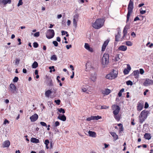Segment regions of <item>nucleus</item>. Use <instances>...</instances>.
Segmentation results:
<instances>
[{"instance_id": "f257e3e1", "label": "nucleus", "mask_w": 153, "mask_h": 153, "mask_svg": "<svg viewBox=\"0 0 153 153\" xmlns=\"http://www.w3.org/2000/svg\"><path fill=\"white\" fill-rule=\"evenodd\" d=\"M132 0H130L128 5V12L127 15V20L126 22H128L129 21L130 16L131 14L133 12V2L132 1Z\"/></svg>"}, {"instance_id": "f03ea898", "label": "nucleus", "mask_w": 153, "mask_h": 153, "mask_svg": "<svg viewBox=\"0 0 153 153\" xmlns=\"http://www.w3.org/2000/svg\"><path fill=\"white\" fill-rule=\"evenodd\" d=\"M104 23L103 19H96L95 22L93 23L92 26L95 29H99L103 26Z\"/></svg>"}, {"instance_id": "7ed1b4c3", "label": "nucleus", "mask_w": 153, "mask_h": 153, "mask_svg": "<svg viewBox=\"0 0 153 153\" xmlns=\"http://www.w3.org/2000/svg\"><path fill=\"white\" fill-rule=\"evenodd\" d=\"M149 113L148 111L145 110L143 111L139 116L140 122L142 123L147 118L148 114Z\"/></svg>"}, {"instance_id": "20e7f679", "label": "nucleus", "mask_w": 153, "mask_h": 153, "mask_svg": "<svg viewBox=\"0 0 153 153\" xmlns=\"http://www.w3.org/2000/svg\"><path fill=\"white\" fill-rule=\"evenodd\" d=\"M118 72L116 70H113L110 74H108L106 76V78L108 79H112L116 78Z\"/></svg>"}, {"instance_id": "39448f33", "label": "nucleus", "mask_w": 153, "mask_h": 153, "mask_svg": "<svg viewBox=\"0 0 153 153\" xmlns=\"http://www.w3.org/2000/svg\"><path fill=\"white\" fill-rule=\"evenodd\" d=\"M109 55L107 53H105L102 59V63L103 65H107L109 62Z\"/></svg>"}, {"instance_id": "423d86ee", "label": "nucleus", "mask_w": 153, "mask_h": 153, "mask_svg": "<svg viewBox=\"0 0 153 153\" xmlns=\"http://www.w3.org/2000/svg\"><path fill=\"white\" fill-rule=\"evenodd\" d=\"M55 33L54 30L53 29H49L47 31L46 34V37L48 39L53 38L54 36Z\"/></svg>"}, {"instance_id": "0eeeda50", "label": "nucleus", "mask_w": 153, "mask_h": 153, "mask_svg": "<svg viewBox=\"0 0 153 153\" xmlns=\"http://www.w3.org/2000/svg\"><path fill=\"white\" fill-rule=\"evenodd\" d=\"M112 107L113 110H114V111H113V113L114 115H117L120 111V107L118 105H113Z\"/></svg>"}, {"instance_id": "6e6552de", "label": "nucleus", "mask_w": 153, "mask_h": 153, "mask_svg": "<svg viewBox=\"0 0 153 153\" xmlns=\"http://www.w3.org/2000/svg\"><path fill=\"white\" fill-rule=\"evenodd\" d=\"M153 83V81L149 79H146L143 83V85L145 86H147L152 85Z\"/></svg>"}, {"instance_id": "1a4fd4ad", "label": "nucleus", "mask_w": 153, "mask_h": 153, "mask_svg": "<svg viewBox=\"0 0 153 153\" xmlns=\"http://www.w3.org/2000/svg\"><path fill=\"white\" fill-rule=\"evenodd\" d=\"M38 118V115L36 114H34L30 117V119L31 122H34L36 121Z\"/></svg>"}, {"instance_id": "9d476101", "label": "nucleus", "mask_w": 153, "mask_h": 153, "mask_svg": "<svg viewBox=\"0 0 153 153\" xmlns=\"http://www.w3.org/2000/svg\"><path fill=\"white\" fill-rule=\"evenodd\" d=\"M131 70V67L128 64L127 65V68H125L123 70V73L126 75L128 74Z\"/></svg>"}, {"instance_id": "9b49d317", "label": "nucleus", "mask_w": 153, "mask_h": 153, "mask_svg": "<svg viewBox=\"0 0 153 153\" xmlns=\"http://www.w3.org/2000/svg\"><path fill=\"white\" fill-rule=\"evenodd\" d=\"M10 87L11 92L13 93H14L16 90V87L15 85L11 83L10 85Z\"/></svg>"}, {"instance_id": "f8f14e48", "label": "nucleus", "mask_w": 153, "mask_h": 153, "mask_svg": "<svg viewBox=\"0 0 153 153\" xmlns=\"http://www.w3.org/2000/svg\"><path fill=\"white\" fill-rule=\"evenodd\" d=\"M143 106V103L142 102H139L137 106V109L138 111L142 110Z\"/></svg>"}, {"instance_id": "ddd939ff", "label": "nucleus", "mask_w": 153, "mask_h": 153, "mask_svg": "<svg viewBox=\"0 0 153 153\" xmlns=\"http://www.w3.org/2000/svg\"><path fill=\"white\" fill-rule=\"evenodd\" d=\"M11 1V0H0V3L5 6L7 3L10 4Z\"/></svg>"}, {"instance_id": "4468645a", "label": "nucleus", "mask_w": 153, "mask_h": 153, "mask_svg": "<svg viewBox=\"0 0 153 153\" xmlns=\"http://www.w3.org/2000/svg\"><path fill=\"white\" fill-rule=\"evenodd\" d=\"M10 144V141L8 140H7L3 142L2 146L3 148L7 147L9 146Z\"/></svg>"}, {"instance_id": "2eb2a0df", "label": "nucleus", "mask_w": 153, "mask_h": 153, "mask_svg": "<svg viewBox=\"0 0 153 153\" xmlns=\"http://www.w3.org/2000/svg\"><path fill=\"white\" fill-rule=\"evenodd\" d=\"M57 118L63 121H65L66 119V117L64 114H62L61 115L59 114L58 117Z\"/></svg>"}, {"instance_id": "dca6fc26", "label": "nucleus", "mask_w": 153, "mask_h": 153, "mask_svg": "<svg viewBox=\"0 0 153 153\" xmlns=\"http://www.w3.org/2000/svg\"><path fill=\"white\" fill-rule=\"evenodd\" d=\"M85 48L88 51L91 52H93L92 48H91L88 43H85L84 45Z\"/></svg>"}, {"instance_id": "f3484780", "label": "nucleus", "mask_w": 153, "mask_h": 153, "mask_svg": "<svg viewBox=\"0 0 153 153\" xmlns=\"http://www.w3.org/2000/svg\"><path fill=\"white\" fill-rule=\"evenodd\" d=\"M90 79L94 82L96 81V74L95 73L91 74Z\"/></svg>"}, {"instance_id": "a211bd4d", "label": "nucleus", "mask_w": 153, "mask_h": 153, "mask_svg": "<svg viewBox=\"0 0 153 153\" xmlns=\"http://www.w3.org/2000/svg\"><path fill=\"white\" fill-rule=\"evenodd\" d=\"M127 49V47L125 45H122L120 46L118 48V50L119 51H125Z\"/></svg>"}, {"instance_id": "6ab92c4d", "label": "nucleus", "mask_w": 153, "mask_h": 153, "mask_svg": "<svg viewBox=\"0 0 153 153\" xmlns=\"http://www.w3.org/2000/svg\"><path fill=\"white\" fill-rule=\"evenodd\" d=\"M88 133L90 136L93 137H96V133L95 132L89 131Z\"/></svg>"}, {"instance_id": "aec40b11", "label": "nucleus", "mask_w": 153, "mask_h": 153, "mask_svg": "<svg viewBox=\"0 0 153 153\" xmlns=\"http://www.w3.org/2000/svg\"><path fill=\"white\" fill-rule=\"evenodd\" d=\"M121 32L120 31H118L117 34L115 36V41L117 42L119 41V38H120L121 34Z\"/></svg>"}, {"instance_id": "412c9836", "label": "nucleus", "mask_w": 153, "mask_h": 153, "mask_svg": "<svg viewBox=\"0 0 153 153\" xmlns=\"http://www.w3.org/2000/svg\"><path fill=\"white\" fill-rule=\"evenodd\" d=\"M146 7H143L140 9V13L141 14H143L146 13Z\"/></svg>"}, {"instance_id": "4be33fe9", "label": "nucleus", "mask_w": 153, "mask_h": 153, "mask_svg": "<svg viewBox=\"0 0 153 153\" xmlns=\"http://www.w3.org/2000/svg\"><path fill=\"white\" fill-rule=\"evenodd\" d=\"M111 134L113 137L114 140H116L118 139V136L115 133L112 132L111 133Z\"/></svg>"}, {"instance_id": "5701e85b", "label": "nucleus", "mask_w": 153, "mask_h": 153, "mask_svg": "<svg viewBox=\"0 0 153 153\" xmlns=\"http://www.w3.org/2000/svg\"><path fill=\"white\" fill-rule=\"evenodd\" d=\"M30 141L33 143H39V140L35 138H32Z\"/></svg>"}, {"instance_id": "b1692460", "label": "nucleus", "mask_w": 153, "mask_h": 153, "mask_svg": "<svg viewBox=\"0 0 153 153\" xmlns=\"http://www.w3.org/2000/svg\"><path fill=\"white\" fill-rule=\"evenodd\" d=\"M144 138L147 140H150L151 138V136L150 134L146 133L144 135Z\"/></svg>"}, {"instance_id": "393cba45", "label": "nucleus", "mask_w": 153, "mask_h": 153, "mask_svg": "<svg viewBox=\"0 0 153 153\" xmlns=\"http://www.w3.org/2000/svg\"><path fill=\"white\" fill-rule=\"evenodd\" d=\"M38 63L36 62L35 61L32 64V68H36L38 67Z\"/></svg>"}, {"instance_id": "a878e982", "label": "nucleus", "mask_w": 153, "mask_h": 153, "mask_svg": "<svg viewBox=\"0 0 153 153\" xmlns=\"http://www.w3.org/2000/svg\"><path fill=\"white\" fill-rule=\"evenodd\" d=\"M92 120H98L101 118V116H92Z\"/></svg>"}, {"instance_id": "bb28decb", "label": "nucleus", "mask_w": 153, "mask_h": 153, "mask_svg": "<svg viewBox=\"0 0 153 153\" xmlns=\"http://www.w3.org/2000/svg\"><path fill=\"white\" fill-rule=\"evenodd\" d=\"M122 55L118 54L116 55L115 57V59L116 61H118L120 59V58L122 57Z\"/></svg>"}, {"instance_id": "cd10ccee", "label": "nucleus", "mask_w": 153, "mask_h": 153, "mask_svg": "<svg viewBox=\"0 0 153 153\" xmlns=\"http://www.w3.org/2000/svg\"><path fill=\"white\" fill-rule=\"evenodd\" d=\"M139 72L138 70L134 71V76L136 78H137L139 76Z\"/></svg>"}, {"instance_id": "c85d7f7f", "label": "nucleus", "mask_w": 153, "mask_h": 153, "mask_svg": "<svg viewBox=\"0 0 153 153\" xmlns=\"http://www.w3.org/2000/svg\"><path fill=\"white\" fill-rule=\"evenodd\" d=\"M114 117L117 121H119L120 119V116L119 115H114Z\"/></svg>"}, {"instance_id": "c756f323", "label": "nucleus", "mask_w": 153, "mask_h": 153, "mask_svg": "<svg viewBox=\"0 0 153 153\" xmlns=\"http://www.w3.org/2000/svg\"><path fill=\"white\" fill-rule=\"evenodd\" d=\"M77 20H76L75 18L73 19V25L75 28H76L77 27Z\"/></svg>"}, {"instance_id": "7c9ffc66", "label": "nucleus", "mask_w": 153, "mask_h": 153, "mask_svg": "<svg viewBox=\"0 0 153 153\" xmlns=\"http://www.w3.org/2000/svg\"><path fill=\"white\" fill-rule=\"evenodd\" d=\"M51 93V90H48L45 92V95L46 97H49L50 94Z\"/></svg>"}, {"instance_id": "2f4dec72", "label": "nucleus", "mask_w": 153, "mask_h": 153, "mask_svg": "<svg viewBox=\"0 0 153 153\" xmlns=\"http://www.w3.org/2000/svg\"><path fill=\"white\" fill-rule=\"evenodd\" d=\"M48 80L49 82L48 83V85L50 86H52L53 85V83L52 79L50 78H48Z\"/></svg>"}, {"instance_id": "473e14b6", "label": "nucleus", "mask_w": 153, "mask_h": 153, "mask_svg": "<svg viewBox=\"0 0 153 153\" xmlns=\"http://www.w3.org/2000/svg\"><path fill=\"white\" fill-rule=\"evenodd\" d=\"M51 60H54L56 61L57 60V58L55 55H53L51 57Z\"/></svg>"}, {"instance_id": "72a5a7b5", "label": "nucleus", "mask_w": 153, "mask_h": 153, "mask_svg": "<svg viewBox=\"0 0 153 153\" xmlns=\"http://www.w3.org/2000/svg\"><path fill=\"white\" fill-rule=\"evenodd\" d=\"M58 111L60 113L64 114L65 113V111L64 109L62 108L58 109Z\"/></svg>"}, {"instance_id": "f704fd0d", "label": "nucleus", "mask_w": 153, "mask_h": 153, "mask_svg": "<svg viewBox=\"0 0 153 153\" xmlns=\"http://www.w3.org/2000/svg\"><path fill=\"white\" fill-rule=\"evenodd\" d=\"M111 92V90L108 89H106L105 90V91H104V94H105L106 95L108 94Z\"/></svg>"}, {"instance_id": "c9c22d12", "label": "nucleus", "mask_w": 153, "mask_h": 153, "mask_svg": "<svg viewBox=\"0 0 153 153\" xmlns=\"http://www.w3.org/2000/svg\"><path fill=\"white\" fill-rule=\"evenodd\" d=\"M127 33V30L126 29L125 27L124 28L123 30V38H124V37L126 35Z\"/></svg>"}, {"instance_id": "e433bc0d", "label": "nucleus", "mask_w": 153, "mask_h": 153, "mask_svg": "<svg viewBox=\"0 0 153 153\" xmlns=\"http://www.w3.org/2000/svg\"><path fill=\"white\" fill-rule=\"evenodd\" d=\"M126 44L128 46H131L133 44L132 43L129 41H127L126 42Z\"/></svg>"}, {"instance_id": "4c0bfd02", "label": "nucleus", "mask_w": 153, "mask_h": 153, "mask_svg": "<svg viewBox=\"0 0 153 153\" xmlns=\"http://www.w3.org/2000/svg\"><path fill=\"white\" fill-rule=\"evenodd\" d=\"M126 84L127 85H133V83L130 80H128L126 82Z\"/></svg>"}, {"instance_id": "58836bf2", "label": "nucleus", "mask_w": 153, "mask_h": 153, "mask_svg": "<svg viewBox=\"0 0 153 153\" xmlns=\"http://www.w3.org/2000/svg\"><path fill=\"white\" fill-rule=\"evenodd\" d=\"M109 108V106H106L105 105H102L101 106V109H106L108 108Z\"/></svg>"}, {"instance_id": "ea45409f", "label": "nucleus", "mask_w": 153, "mask_h": 153, "mask_svg": "<svg viewBox=\"0 0 153 153\" xmlns=\"http://www.w3.org/2000/svg\"><path fill=\"white\" fill-rule=\"evenodd\" d=\"M19 79V78L15 76L13 79V82H17Z\"/></svg>"}, {"instance_id": "a19ab883", "label": "nucleus", "mask_w": 153, "mask_h": 153, "mask_svg": "<svg viewBox=\"0 0 153 153\" xmlns=\"http://www.w3.org/2000/svg\"><path fill=\"white\" fill-rule=\"evenodd\" d=\"M146 46L151 48L153 46V44H150V42H149L146 44Z\"/></svg>"}, {"instance_id": "79ce46f5", "label": "nucleus", "mask_w": 153, "mask_h": 153, "mask_svg": "<svg viewBox=\"0 0 153 153\" xmlns=\"http://www.w3.org/2000/svg\"><path fill=\"white\" fill-rule=\"evenodd\" d=\"M19 61H20L19 59H17V58H16V61H15V64L16 65H18L19 63Z\"/></svg>"}, {"instance_id": "37998d69", "label": "nucleus", "mask_w": 153, "mask_h": 153, "mask_svg": "<svg viewBox=\"0 0 153 153\" xmlns=\"http://www.w3.org/2000/svg\"><path fill=\"white\" fill-rule=\"evenodd\" d=\"M53 43L55 47H57L58 45V43L56 41H53Z\"/></svg>"}, {"instance_id": "c03bdc74", "label": "nucleus", "mask_w": 153, "mask_h": 153, "mask_svg": "<svg viewBox=\"0 0 153 153\" xmlns=\"http://www.w3.org/2000/svg\"><path fill=\"white\" fill-rule=\"evenodd\" d=\"M33 46L35 48H36L38 46V44L37 42H34L33 43Z\"/></svg>"}, {"instance_id": "a18cd8bd", "label": "nucleus", "mask_w": 153, "mask_h": 153, "mask_svg": "<svg viewBox=\"0 0 153 153\" xmlns=\"http://www.w3.org/2000/svg\"><path fill=\"white\" fill-rule=\"evenodd\" d=\"M58 105H59L60 102V100H55L54 101Z\"/></svg>"}, {"instance_id": "49530a36", "label": "nucleus", "mask_w": 153, "mask_h": 153, "mask_svg": "<svg viewBox=\"0 0 153 153\" xmlns=\"http://www.w3.org/2000/svg\"><path fill=\"white\" fill-rule=\"evenodd\" d=\"M40 124L42 126H46V127H47V126L46 124L44 122H41L40 123Z\"/></svg>"}, {"instance_id": "de8ad7c7", "label": "nucleus", "mask_w": 153, "mask_h": 153, "mask_svg": "<svg viewBox=\"0 0 153 153\" xmlns=\"http://www.w3.org/2000/svg\"><path fill=\"white\" fill-rule=\"evenodd\" d=\"M23 4L22 0H19V3L17 4L18 6H19L20 5H22Z\"/></svg>"}, {"instance_id": "09e8293b", "label": "nucleus", "mask_w": 153, "mask_h": 153, "mask_svg": "<svg viewBox=\"0 0 153 153\" xmlns=\"http://www.w3.org/2000/svg\"><path fill=\"white\" fill-rule=\"evenodd\" d=\"M109 42V40H107L105 42H104L103 44V45H104L106 47V46L107 45L108 43Z\"/></svg>"}, {"instance_id": "8fccbe9b", "label": "nucleus", "mask_w": 153, "mask_h": 153, "mask_svg": "<svg viewBox=\"0 0 153 153\" xmlns=\"http://www.w3.org/2000/svg\"><path fill=\"white\" fill-rule=\"evenodd\" d=\"M39 36V32H36L34 34V36L35 37H38Z\"/></svg>"}, {"instance_id": "3c124183", "label": "nucleus", "mask_w": 153, "mask_h": 153, "mask_svg": "<svg viewBox=\"0 0 153 153\" xmlns=\"http://www.w3.org/2000/svg\"><path fill=\"white\" fill-rule=\"evenodd\" d=\"M59 124H59V122L57 121L55 123L54 126L56 127L57 126H59Z\"/></svg>"}, {"instance_id": "603ef678", "label": "nucleus", "mask_w": 153, "mask_h": 153, "mask_svg": "<svg viewBox=\"0 0 153 153\" xmlns=\"http://www.w3.org/2000/svg\"><path fill=\"white\" fill-rule=\"evenodd\" d=\"M82 90L83 92H86V91L87 90V89L85 88L82 87Z\"/></svg>"}, {"instance_id": "864d4df0", "label": "nucleus", "mask_w": 153, "mask_h": 153, "mask_svg": "<svg viewBox=\"0 0 153 153\" xmlns=\"http://www.w3.org/2000/svg\"><path fill=\"white\" fill-rule=\"evenodd\" d=\"M144 72V71L143 69L140 68V73L141 74H143Z\"/></svg>"}, {"instance_id": "5fc2aeb1", "label": "nucleus", "mask_w": 153, "mask_h": 153, "mask_svg": "<svg viewBox=\"0 0 153 153\" xmlns=\"http://www.w3.org/2000/svg\"><path fill=\"white\" fill-rule=\"evenodd\" d=\"M49 143V141L48 140V139L46 140H45V145H48V144Z\"/></svg>"}, {"instance_id": "6e6d98bb", "label": "nucleus", "mask_w": 153, "mask_h": 153, "mask_svg": "<svg viewBox=\"0 0 153 153\" xmlns=\"http://www.w3.org/2000/svg\"><path fill=\"white\" fill-rule=\"evenodd\" d=\"M61 33L62 35H65V34L68 33V32L67 31H65L63 30L62 31H61Z\"/></svg>"}, {"instance_id": "4d7b16f0", "label": "nucleus", "mask_w": 153, "mask_h": 153, "mask_svg": "<svg viewBox=\"0 0 153 153\" xmlns=\"http://www.w3.org/2000/svg\"><path fill=\"white\" fill-rule=\"evenodd\" d=\"M106 48V46L103 45L102 47V51H104L105 49Z\"/></svg>"}, {"instance_id": "13d9d810", "label": "nucleus", "mask_w": 153, "mask_h": 153, "mask_svg": "<svg viewBox=\"0 0 153 153\" xmlns=\"http://www.w3.org/2000/svg\"><path fill=\"white\" fill-rule=\"evenodd\" d=\"M74 18H75L76 20H77L78 18V15L77 14H75L74 16Z\"/></svg>"}, {"instance_id": "bf43d9fd", "label": "nucleus", "mask_w": 153, "mask_h": 153, "mask_svg": "<svg viewBox=\"0 0 153 153\" xmlns=\"http://www.w3.org/2000/svg\"><path fill=\"white\" fill-rule=\"evenodd\" d=\"M66 47L67 49H69L70 48H71L72 47V45H67L66 46Z\"/></svg>"}, {"instance_id": "052dcab7", "label": "nucleus", "mask_w": 153, "mask_h": 153, "mask_svg": "<svg viewBox=\"0 0 153 153\" xmlns=\"http://www.w3.org/2000/svg\"><path fill=\"white\" fill-rule=\"evenodd\" d=\"M149 106V105L148 104L147 102H145V104L144 108H146L148 107Z\"/></svg>"}, {"instance_id": "680f3d73", "label": "nucleus", "mask_w": 153, "mask_h": 153, "mask_svg": "<svg viewBox=\"0 0 153 153\" xmlns=\"http://www.w3.org/2000/svg\"><path fill=\"white\" fill-rule=\"evenodd\" d=\"M92 116H91V117H88V118H87L86 120L88 121H91V120H92Z\"/></svg>"}, {"instance_id": "e2e57ef3", "label": "nucleus", "mask_w": 153, "mask_h": 153, "mask_svg": "<svg viewBox=\"0 0 153 153\" xmlns=\"http://www.w3.org/2000/svg\"><path fill=\"white\" fill-rule=\"evenodd\" d=\"M9 123V121L7 120V119H5V120H4V124H6V123Z\"/></svg>"}, {"instance_id": "0e129e2a", "label": "nucleus", "mask_w": 153, "mask_h": 153, "mask_svg": "<svg viewBox=\"0 0 153 153\" xmlns=\"http://www.w3.org/2000/svg\"><path fill=\"white\" fill-rule=\"evenodd\" d=\"M71 23V21L70 20H68L67 22V25L68 26H69Z\"/></svg>"}, {"instance_id": "69168bd1", "label": "nucleus", "mask_w": 153, "mask_h": 153, "mask_svg": "<svg viewBox=\"0 0 153 153\" xmlns=\"http://www.w3.org/2000/svg\"><path fill=\"white\" fill-rule=\"evenodd\" d=\"M123 126H121L119 128V132H121L122 131H123Z\"/></svg>"}, {"instance_id": "338daca9", "label": "nucleus", "mask_w": 153, "mask_h": 153, "mask_svg": "<svg viewBox=\"0 0 153 153\" xmlns=\"http://www.w3.org/2000/svg\"><path fill=\"white\" fill-rule=\"evenodd\" d=\"M60 78V76H57L56 79L58 81V82H60V80L59 79V78Z\"/></svg>"}, {"instance_id": "774afa93", "label": "nucleus", "mask_w": 153, "mask_h": 153, "mask_svg": "<svg viewBox=\"0 0 153 153\" xmlns=\"http://www.w3.org/2000/svg\"><path fill=\"white\" fill-rule=\"evenodd\" d=\"M56 41L58 42H60L61 41L60 38L59 37H58L56 38Z\"/></svg>"}]
</instances>
